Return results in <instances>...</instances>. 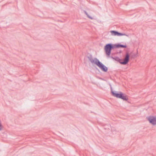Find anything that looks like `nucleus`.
<instances>
[{"label": "nucleus", "instance_id": "f257e3e1", "mask_svg": "<svg viewBox=\"0 0 156 156\" xmlns=\"http://www.w3.org/2000/svg\"><path fill=\"white\" fill-rule=\"evenodd\" d=\"M111 92L112 95L117 98H121L123 100L127 101L128 100V96L125 94H123L121 92L114 91L111 88Z\"/></svg>", "mask_w": 156, "mask_h": 156}, {"label": "nucleus", "instance_id": "f03ea898", "mask_svg": "<svg viewBox=\"0 0 156 156\" xmlns=\"http://www.w3.org/2000/svg\"><path fill=\"white\" fill-rule=\"evenodd\" d=\"M115 48V44H107L104 48L105 51L107 56L109 57L111 54L112 49Z\"/></svg>", "mask_w": 156, "mask_h": 156}, {"label": "nucleus", "instance_id": "7ed1b4c3", "mask_svg": "<svg viewBox=\"0 0 156 156\" xmlns=\"http://www.w3.org/2000/svg\"><path fill=\"white\" fill-rule=\"evenodd\" d=\"M147 119L151 125H156V115H150L147 117Z\"/></svg>", "mask_w": 156, "mask_h": 156}, {"label": "nucleus", "instance_id": "20e7f679", "mask_svg": "<svg viewBox=\"0 0 156 156\" xmlns=\"http://www.w3.org/2000/svg\"><path fill=\"white\" fill-rule=\"evenodd\" d=\"M88 59L92 64H95L97 66L100 62L96 58H93L91 56L88 57Z\"/></svg>", "mask_w": 156, "mask_h": 156}, {"label": "nucleus", "instance_id": "39448f33", "mask_svg": "<svg viewBox=\"0 0 156 156\" xmlns=\"http://www.w3.org/2000/svg\"><path fill=\"white\" fill-rule=\"evenodd\" d=\"M110 32L111 34L113 36H128L127 35L125 34L119 33L117 31H115V30H111L110 31Z\"/></svg>", "mask_w": 156, "mask_h": 156}, {"label": "nucleus", "instance_id": "423d86ee", "mask_svg": "<svg viewBox=\"0 0 156 156\" xmlns=\"http://www.w3.org/2000/svg\"><path fill=\"white\" fill-rule=\"evenodd\" d=\"M129 55L128 53H126L124 58L123 59V61L120 62V63L122 64L126 65L129 61Z\"/></svg>", "mask_w": 156, "mask_h": 156}, {"label": "nucleus", "instance_id": "0eeeda50", "mask_svg": "<svg viewBox=\"0 0 156 156\" xmlns=\"http://www.w3.org/2000/svg\"><path fill=\"white\" fill-rule=\"evenodd\" d=\"M98 66L104 72H107L108 71V68L101 62Z\"/></svg>", "mask_w": 156, "mask_h": 156}, {"label": "nucleus", "instance_id": "6e6552de", "mask_svg": "<svg viewBox=\"0 0 156 156\" xmlns=\"http://www.w3.org/2000/svg\"><path fill=\"white\" fill-rule=\"evenodd\" d=\"M115 48H119L120 47L123 48H126V45H123L119 44H115Z\"/></svg>", "mask_w": 156, "mask_h": 156}, {"label": "nucleus", "instance_id": "1a4fd4ad", "mask_svg": "<svg viewBox=\"0 0 156 156\" xmlns=\"http://www.w3.org/2000/svg\"><path fill=\"white\" fill-rule=\"evenodd\" d=\"M85 13L87 16V17L90 19L92 20L93 19V18L90 16L85 11H84Z\"/></svg>", "mask_w": 156, "mask_h": 156}, {"label": "nucleus", "instance_id": "9d476101", "mask_svg": "<svg viewBox=\"0 0 156 156\" xmlns=\"http://www.w3.org/2000/svg\"><path fill=\"white\" fill-rule=\"evenodd\" d=\"M135 56L136 57H137V56H138V52L137 51V54H136V55H135Z\"/></svg>", "mask_w": 156, "mask_h": 156}]
</instances>
